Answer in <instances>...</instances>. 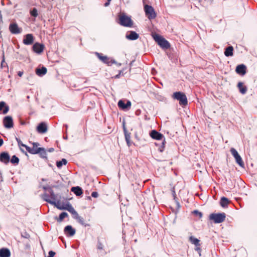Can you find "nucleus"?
I'll list each match as a JSON object with an SVG mask.
<instances>
[{
    "instance_id": "2eb2a0df",
    "label": "nucleus",
    "mask_w": 257,
    "mask_h": 257,
    "mask_svg": "<svg viewBox=\"0 0 257 257\" xmlns=\"http://www.w3.org/2000/svg\"><path fill=\"white\" fill-rule=\"evenodd\" d=\"M235 72L240 75L243 76L246 73V67L244 64L237 65L235 69Z\"/></svg>"
},
{
    "instance_id": "09e8293b",
    "label": "nucleus",
    "mask_w": 257,
    "mask_h": 257,
    "mask_svg": "<svg viewBox=\"0 0 257 257\" xmlns=\"http://www.w3.org/2000/svg\"><path fill=\"white\" fill-rule=\"evenodd\" d=\"M24 147L26 148V150H27V151L29 153H31V147H29V146H27V145H25V147Z\"/></svg>"
},
{
    "instance_id": "13d9d810",
    "label": "nucleus",
    "mask_w": 257,
    "mask_h": 257,
    "mask_svg": "<svg viewBox=\"0 0 257 257\" xmlns=\"http://www.w3.org/2000/svg\"><path fill=\"white\" fill-rule=\"evenodd\" d=\"M120 74V72L119 73V74H118L115 76V78H119Z\"/></svg>"
},
{
    "instance_id": "4c0bfd02",
    "label": "nucleus",
    "mask_w": 257,
    "mask_h": 257,
    "mask_svg": "<svg viewBox=\"0 0 257 257\" xmlns=\"http://www.w3.org/2000/svg\"><path fill=\"white\" fill-rule=\"evenodd\" d=\"M65 204H64V203L61 204L60 201L59 200H58L57 201H55V204H52V205H54L58 209H59V210H61V209L59 207H65Z\"/></svg>"
},
{
    "instance_id": "ddd939ff",
    "label": "nucleus",
    "mask_w": 257,
    "mask_h": 257,
    "mask_svg": "<svg viewBox=\"0 0 257 257\" xmlns=\"http://www.w3.org/2000/svg\"><path fill=\"white\" fill-rule=\"evenodd\" d=\"M33 50L37 54H41L45 48L44 45L39 43H35L33 46Z\"/></svg>"
},
{
    "instance_id": "5fc2aeb1",
    "label": "nucleus",
    "mask_w": 257,
    "mask_h": 257,
    "mask_svg": "<svg viewBox=\"0 0 257 257\" xmlns=\"http://www.w3.org/2000/svg\"><path fill=\"white\" fill-rule=\"evenodd\" d=\"M47 151L48 152L51 153L54 151V149L53 148H50L48 149Z\"/></svg>"
},
{
    "instance_id": "dca6fc26",
    "label": "nucleus",
    "mask_w": 257,
    "mask_h": 257,
    "mask_svg": "<svg viewBox=\"0 0 257 257\" xmlns=\"http://www.w3.org/2000/svg\"><path fill=\"white\" fill-rule=\"evenodd\" d=\"M64 232L67 236H72L75 234L76 230L71 225H68L65 227Z\"/></svg>"
},
{
    "instance_id": "9d476101",
    "label": "nucleus",
    "mask_w": 257,
    "mask_h": 257,
    "mask_svg": "<svg viewBox=\"0 0 257 257\" xmlns=\"http://www.w3.org/2000/svg\"><path fill=\"white\" fill-rule=\"evenodd\" d=\"M3 123L7 128H11L13 127L14 123L13 118L11 116H6L4 118Z\"/></svg>"
},
{
    "instance_id": "6e6552de",
    "label": "nucleus",
    "mask_w": 257,
    "mask_h": 257,
    "mask_svg": "<svg viewBox=\"0 0 257 257\" xmlns=\"http://www.w3.org/2000/svg\"><path fill=\"white\" fill-rule=\"evenodd\" d=\"M122 128H123V131L124 137H125V140L126 142L127 145L128 147H130L132 144V142H131V133H129L127 131L126 128L125 127L124 121H123L122 122Z\"/></svg>"
},
{
    "instance_id": "1a4fd4ad",
    "label": "nucleus",
    "mask_w": 257,
    "mask_h": 257,
    "mask_svg": "<svg viewBox=\"0 0 257 257\" xmlns=\"http://www.w3.org/2000/svg\"><path fill=\"white\" fill-rule=\"evenodd\" d=\"M131 102L130 100H127L126 102L125 103L123 100H120L118 102V106L119 108L123 110H128L130 109L131 106Z\"/></svg>"
},
{
    "instance_id": "412c9836",
    "label": "nucleus",
    "mask_w": 257,
    "mask_h": 257,
    "mask_svg": "<svg viewBox=\"0 0 257 257\" xmlns=\"http://www.w3.org/2000/svg\"><path fill=\"white\" fill-rule=\"evenodd\" d=\"M9 110V107L5 102H0V113L2 112L3 114H6Z\"/></svg>"
},
{
    "instance_id": "a211bd4d",
    "label": "nucleus",
    "mask_w": 257,
    "mask_h": 257,
    "mask_svg": "<svg viewBox=\"0 0 257 257\" xmlns=\"http://www.w3.org/2000/svg\"><path fill=\"white\" fill-rule=\"evenodd\" d=\"M125 37L130 40H136L138 39L139 35L136 32L131 31L127 32L126 34Z\"/></svg>"
},
{
    "instance_id": "b1692460",
    "label": "nucleus",
    "mask_w": 257,
    "mask_h": 257,
    "mask_svg": "<svg viewBox=\"0 0 257 257\" xmlns=\"http://www.w3.org/2000/svg\"><path fill=\"white\" fill-rule=\"evenodd\" d=\"M71 191L73 192L76 196H80L83 193L82 188L79 186L73 187L71 189Z\"/></svg>"
},
{
    "instance_id": "e433bc0d",
    "label": "nucleus",
    "mask_w": 257,
    "mask_h": 257,
    "mask_svg": "<svg viewBox=\"0 0 257 257\" xmlns=\"http://www.w3.org/2000/svg\"><path fill=\"white\" fill-rule=\"evenodd\" d=\"M50 195V198L52 200H56V195L55 194L52 188H49V192H48Z\"/></svg>"
},
{
    "instance_id": "c9c22d12",
    "label": "nucleus",
    "mask_w": 257,
    "mask_h": 257,
    "mask_svg": "<svg viewBox=\"0 0 257 257\" xmlns=\"http://www.w3.org/2000/svg\"><path fill=\"white\" fill-rule=\"evenodd\" d=\"M41 149H42V150L38 153V154H39L40 157H41L42 158L47 159V153H46V150L44 148H41Z\"/></svg>"
},
{
    "instance_id": "423d86ee",
    "label": "nucleus",
    "mask_w": 257,
    "mask_h": 257,
    "mask_svg": "<svg viewBox=\"0 0 257 257\" xmlns=\"http://www.w3.org/2000/svg\"><path fill=\"white\" fill-rule=\"evenodd\" d=\"M95 55L101 61L107 64L108 66H111L112 64H117L114 60L111 59L106 56H102L101 53L95 52Z\"/></svg>"
},
{
    "instance_id": "7c9ffc66",
    "label": "nucleus",
    "mask_w": 257,
    "mask_h": 257,
    "mask_svg": "<svg viewBox=\"0 0 257 257\" xmlns=\"http://www.w3.org/2000/svg\"><path fill=\"white\" fill-rule=\"evenodd\" d=\"M189 240L191 242V243L194 244L195 246L200 245V240L193 236L189 237Z\"/></svg>"
},
{
    "instance_id": "ea45409f",
    "label": "nucleus",
    "mask_w": 257,
    "mask_h": 257,
    "mask_svg": "<svg viewBox=\"0 0 257 257\" xmlns=\"http://www.w3.org/2000/svg\"><path fill=\"white\" fill-rule=\"evenodd\" d=\"M30 14L32 17H37L38 16V11L36 8H34L31 11Z\"/></svg>"
},
{
    "instance_id": "a18cd8bd",
    "label": "nucleus",
    "mask_w": 257,
    "mask_h": 257,
    "mask_svg": "<svg viewBox=\"0 0 257 257\" xmlns=\"http://www.w3.org/2000/svg\"><path fill=\"white\" fill-rule=\"evenodd\" d=\"M22 236L25 238H29L30 237V235L27 232H25L24 234H22Z\"/></svg>"
},
{
    "instance_id": "0eeeda50",
    "label": "nucleus",
    "mask_w": 257,
    "mask_h": 257,
    "mask_svg": "<svg viewBox=\"0 0 257 257\" xmlns=\"http://www.w3.org/2000/svg\"><path fill=\"white\" fill-rule=\"evenodd\" d=\"M230 153L234 157L236 163L241 167H244V164L240 156L238 153L237 151L233 148L230 149Z\"/></svg>"
},
{
    "instance_id": "aec40b11",
    "label": "nucleus",
    "mask_w": 257,
    "mask_h": 257,
    "mask_svg": "<svg viewBox=\"0 0 257 257\" xmlns=\"http://www.w3.org/2000/svg\"><path fill=\"white\" fill-rule=\"evenodd\" d=\"M61 210H66L70 212L71 214H74L76 213V211L72 207L71 204L68 202L65 204V207H59Z\"/></svg>"
},
{
    "instance_id": "72a5a7b5",
    "label": "nucleus",
    "mask_w": 257,
    "mask_h": 257,
    "mask_svg": "<svg viewBox=\"0 0 257 257\" xmlns=\"http://www.w3.org/2000/svg\"><path fill=\"white\" fill-rule=\"evenodd\" d=\"M68 216V214L67 213L65 212H63L61 213L59 215V218L57 219V221L59 222H61L62 221L63 219Z\"/></svg>"
},
{
    "instance_id": "f03ea898",
    "label": "nucleus",
    "mask_w": 257,
    "mask_h": 257,
    "mask_svg": "<svg viewBox=\"0 0 257 257\" xmlns=\"http://www.w3.org/2000/svg\"><path fill=\"white\" fill-rule=\"evenodd\" d=\"M155 41L163 49H168L170 47L169 42L161 36L156 34L153 36Z\"/></svg>"
},
{
    "instance_id": "c756f323",
    "label": "nucleus",
    "mask_w": 257,
    "mask_h": 257,
    "mask_svg": "<svg viewBox=\"0 0 257 257\" xmlns=\"http://www.w3.org/2000/svg\"><path fill=\"white\" fill-rule=\"evenodd\" d=\"M228 203L229 200L227 198L225 197H222L221 198L220 201V204L221 206H222L223 208L227 207Z\"/></svg>"
},
{
    "instance_id": "3c124183",
    "label": "nucleus",
    "mask_w": 257,
    "mask_h": 257,
    "mask_svg": "<svg viewBox=\"0 0 257 257\" xmlns=\"http://www.w3.org/2000/svg\"><path fill=\"white\" fill-rule=\"evenodd\" d=\"M111 1V0H107V2L104 4V6L105 7H108Z\"/></svg>"
},
{
    "instance_id": "c03bdc74",
    "label": "nucleus",
    "mask_w": 257,
    "mask_h": 257,
    "mask_svg": "<svg viewBox=\"0 0 257 257\" xmlns=\"http://www.w3.org/2000/svg\"><path fill=\"white\" fill-rule=\"evenodd\" d=\"M56 253L53 250H50L48 252V257H54V256L55 255Z\"/></svg>"
},
{
    "instance_id": "39448f33",
    "label": "nucleus",
    "mask_w": 257,
    "mask_h": 257,
    "mask_svg": "<svg viewBox=\"0 0 257 257\" xmlns=\"http://www.w3.org/2000/svg\"><path fill=\"white\" fill-rule=\"evenodd\" d=\"M144 11L147 17L150 20L154 19L157 16L154 9L151 6L146 5L144 6Z\"/></svg>"
},
{
    "instance_id": "393cba45",
    "label": "nucleus",
    "mask_w": 257,
    "mask_h": 257,
    "mask_svg": "<svg viewBox=\"0 0 257 257\" xmlns=\"http://www.w3.org/2000/svg\"><path fill=\"white\" fill-rule=\"evenodd\" d=\"M11 252L8 248H2L0 249V257H10Z\"/></svg>"
},
{
    "instance_id": "473e14b6",
    "label": "nucleus",
    "mask_w": 257,
    "mask_h": 257,
    "mask_svg": "<svg viewBox=\"0 0 257 257\" xmlns=\"http://www.w3.org/2000/svg\"><path fill=\"white\" fill-rule=\"evenodd\" d=\"M67 161L65 159H62L61 161H57L56 166L58 168H61L63 165H66Z\"/></svg>"
},
{
    "instance_id": "4d7b16f0",
    "label": "nucleus",
    "mask_w": 257,
    "mask_h": 257,
    "mask_svg": "<svg viewBox=\"0 0 257 257\" xmlns=\"http://www.w3.org/2000/svg\"><path fill=\"white\" fill-rule=\"evenodd\" d=\"M3 144H4L3 140L0 138V147H1Z\"/></svg>"
},
{
    "instance_id": "f8f14e48",
    "label": "nucleus",
    "mask_w": 257,
    "mask_h": 257,
    "mask_svg": "<svg viewBox=\"0 0 257 257\" xmlns=\"http://www.w3.org/2000/svg\"><path fill=\"white\" fill-rule=\"evenodd\" d=\"M10 161V156L7 152H3L0 153V162L5 164H8Z\"/></svg>"
},
{
    "instance_id": "5701e85b",
    "label": "nucleus",
    "mask_w": 257,
    "mask_h": 257,
    "mask_svg": "<svg viewBox=\"0 0 257 257\" xmlns=\"http://www.w3.org/2000/svg\"><path fill=\"white\" fill-rule=\"evenodd\" d=\"M47 72V69L45 67L43 66L41 68H37L36 69V74L42 77L46 74Z\"/></svg>"
},
{
    "instance_id": "37998d69",
    "label": "nucleus",
    "mask_w": 257,
    "mask_h": 257,
    "mask_svg": "<svg viewBox=\"0 0 257 257\" xmlns=\"http://www.w3.org/2000/svg\"><path fill=\"white\" fill-rule=\"evenodd\" d=\"M16 140L18 143V144L19 147L22 146L25 147V145L23 144L22 142L21 141V140L19 138H16Z\"/></svg>"
},
{
    "instance_id": "f3484780",
    "label": "nucleus",
    "mask_w": 257,
    "mask_h": 257,
    "mask_svg": "<svg viewBox=\"0 0 257 257\" xmlns=\"http://www.w3.org/2000/svg\"><path fill=\"white\" fill-rule=\"evenodd\" d=\"M34 37L32 34H28L24 36L23 43L27 45H30L34 42Z\"/></svg>"
},
{
    "instance_id": "c85d7f7f",
    "label": "nucleus",
    "mask_w": 257,
    "mask_h": 257,
    "mask_svg": "<svg viewBox=\"0 0 257 257\" xmlns=\"http://www.w3.org/2000/svg\"><path fill=\"white\" fill-rule=\"evenodd\" d=\"M105 241V238H97V249L98 250H103L104 245L103 244V242Z\"/></svg>"
},
{
    "instance_id": "79ce46f5",
    "label": "nucleus",
    "mask_w": 257,
    "mask_h": 257,
    "mask_svg": "<svg viewBox=\"0 0 257 257\" xmlns=\"http://www.w3.org/2000/svg\"><path fill=\"white\" fill-rule=\"evenodd\" d=\"M194 249H195V251H196L198 253L199 256L201 255V253L202 249H201V248L200 247V245L195 246V247Z\"/></svg>"
},
{
    "instance_id": "20e7f679",
    "label": "nucleus",
    "mask_w": 257,
    "mask_h": 257,
    "mask_svg": "<svg viewBox=\"0 0 257 257\" xmlns=\"http://www.w3.org/2000/svg\"><path fill=\"white\" fill-rule=\"evenodd\" d=\"M226 218L225 213H211L210 214L209 218L210 220H213L214 223H220L223 222Z\"/></svg>"
},
{
    "instance_id": "a878e982",
    "label": "nucleus",
    "mask_w": 257,
    "mask_h": 257,
    "mask_svg": "<svg viewBox=\"0 0 257 257\" xmlns=\"http://www.w3.org/2000/svg\"><path fill=\"white\" fill-rule=\"evenodd\" d=\"M42 198L46 202L52 204H55V201L52 200L50 198V195L49 193L45 192L43 195H42Z\"/></svg>"
},
{
    "instance_id": "4be33fe9",
    "label": "nucleus",
    "mask_w": 257,
    "mask_h": 257,
    "mask_svg": "<svg viewBox=\"0 0 257 257\" xmlns=\"http://www.w3.org/2000/svg\"><path fill=\"white\" fill-rule=\"evenodd\" d=\"M33 148H31V154H38L39 152L42 150L41 148H38V146H39V144L38 143H33Z\"/></svg>"
},
{
    "instance_id": "864d4df0",
    "label": "nucleus",
    "mask_w": 257,
    "mask_h": 257,
    "mask_svg": "<svg viewBox=\"0 0 257 257\" xmlns=\"http://www.w3.org/2000/svg\"><path fill=\"white\" fill-rule=\"evenodd\" d=\"M172 195L174 197V199H176V193H175V191L174 190H172Z\"/></svg>"
},
{
    "instance_id": "bf43d9fd",
    "label": "nucleus",
    "mask_w": 257,
    "mask_h": 257,
    "mask_svg": "<svg viewBox=\"0 0 257 257\" xmlns=\"http://www.w3.org/2000/svg\"><path fill=\"white\" fill-rule=\"evenodd\" d=\"M21 151H22V152H24V150H22V149H21Z\"/></svg>"
},
{
    "instance_id": "9b49d317",
    "label": "nucleus",
    "mask_w": 257,
    "mask_h": 257,
    "mask_svg": "<svg viewBox=\"0 0 257 257\" xmlns=\"http://www.w3.org/2000/svg\"><path fill=\"white\" fill-rule=\"evenodd\" d=\"M150 136L152 139L157 140H162L163 139H165L163 135L155 130H152L150 132Z\"/></svg>"
},
{
    "instance_id": "49530a36",
    "label": "nucleus",
    "mask_w": 257,
    "mask_h": 257,
    "mask_svg": "<svg viewBox=\"0 0 257 257\" xmlns=\"http://www.w3.org/2000/svg\"><path fill=\"white\" fill-rule=\"evenodd\" d=\"M4 63H5V56H4V53H3V60L1 62V67L2 68L4 67Z\"/></svg>"
},
{
    "instance_id": "58836bf2",
    "label": "nucleus",
    "mask_w": 257,
    "mask_h": 257,
    "mask_svg": "<svg viewBox=\"0 0 257 257\" xmlns=\"http://www.w3.org/2000/svg\"><path fill=\"white\" fill-rule=\"evenodd\" d=\"M77 219L78 221L79 222V223H80L82 225H84V226H88V224H86L85 223L84 219L82 217H81V216L78 217V218H77Z\"/></svg>"
},
{
    "instance_id": "f257e3e1",
    "label": "nucleus",
    "mask_w": 257,
    "mask_h": 257,
    "mask_svg": "<svg viewBox=\"0 0 257 257\" xmlns=\"http://www.w3.org/2000/svg\"><path fill=\"white\" fill-rule=\"evenodd\" d=\"M172 98L179 101L181 106H186L188 104L187 98L185 94L181 91L174 92L172 95Z\"/></svg>"
},
{
    "instance_id": "603ef678",
    "label": "nucleus",
    "mask_w": 257,
    "mask_h": 257,
    "mask_svg": "<svg viewBox=\"0 0 257 257\" xmlns=\"http://www.w3.org/2000/svg\"><path fill=\"white\" fill-rule=\"evenodd\" d=\"M73 215V217L75 219L78 218V217H80L78 214V213L76 211L75 213L72 214Z\"/></svg>"
},
{
    "instance_id": "8fccbe9b",
    "label": "nucleus",
    "mask_w": 257,
    "mask_h": 257,
    "mask_svg": "<svg viewBox=\"0 0 257 257\" xmlns=\"http://www.w3.org/2000/svg\"><path fill=\"white\" fill-rule=\"evenodd\" d=\"M49 188H52L51 187L48 186H43V189L45 190V191H47L48 192H49Z\"/></svg>"
},
{
    "instance_id": "6e6d98bb",
    "label": "nucleus",
    "mask_w": 257,
    "mask_h": 257,
    "mask_svg": "<svg viewBox=\"0 0 257 257\" xmlns=\"http://www.w3.org/2000/svg\"><path fill=\"white\" fill-rule=\"evenodd\" d=\"M23 74V71H19L18 73V75L20 77H21L22 76Z\"/></svg>"
},
{
    "instance_id": "7ed1b4c3",
    "label": "nucleus",
    "mask_w": 257,
    "mask_h": 257,
    "mask_svg": "<svg viewBox=\"0 0 257 257\" xmlns=\"http://www.w3.org/2000/svg\"><path fill=\"white\" fill-rule=\"evenodd\" d=\"M118 23L121 26L126 27H131L133 25L131 18L123 13L119 16Z\"/></svg>"
},
{
    "instance_id": "cd10ccee",
    "label": "nucleus",
    "mask_w": 257,
    "mask_h": 257,
    "mask_svg": "<svg viewBox=\"0 0 257 257\" xmlns=\"http://www.w3.org/2000/svg\"><path fill=\"white\" fill-rule=\"evenodd\" d=\"M237 87L239 89L240 93L242 94L246 93L247 91V87L243 85V83L241 82H239L237 84Z\"/></svg>"
},
{
    "instance_id": "bb28decb",
    "label": "nucleus",
    "mask_w": 257,
    "mask_h": 257,
    "mask_svg": "<svg viewBox=\"0 0 257 257\" xmlns=\"http://www.w3.org/2000/svg\"><path fill=\"white\" fill-rule=\"evenodd\" d=\"M233 48L232 46H230L226 47L225 49L224 54L225 56L226 57L232 56L233 55Z\"/></svg>"
},
{
    "instance_id": "f704fd0d",
    "label": "nucleus",
    "mask_w": 257,
    "mask_h": 257,
    "mask_svg": "<svg viewBox=\"0 0 257 257\" xmlns=\"http://www.w3.org/2000/svg\"><path fill=\"white\" fill-rule=\"evenodd\" d=\"M19 159L18 157H17L16 155H13L12 157V158L10 159V162L11 163L14 165H18L19 163Z\"/></svg>"
},
{
    "instance_id": "6ab92c4d",
    "label": "nucleus",
    "mask_w": 257,
    "mask_h": 257,
    "mask_svg": "<svg viewBox=\"0 0 257 257\" xmlns=\"http://www.w3.org/2000/svg\"><path fill=\"white\" fill-rule=\"evenodd\" d=\"M37 131L40 134L45 133L47 131V126L46 124L44 122L40 123L37 127Z\"/></svg>"
},
{
    "instance_id": "de8ad7c7",
    "label": "nucleus",
    "mask_w": 257,
    "mask_h": 257,
    "mask_svg": "<svg viewBox=\"0 0 257 257\" xmlns=\"http://www.w3.org/2000/svg\"><path fill=\"white\" fill-rule=\"evenodd\" d=\"M91 196L94 198H96L98 196V194L97 192H92L91 193Z\"/></svg>"
},
{
    "instance_id": "4468645a",
    "label": "nucleus",
    "mask_w": 257,
    "mask_h": 257,
    "mask_svg": "<svg viewBox=\"0 0 257 257\" xmlns=\"http://www.w3.org/2000/svg\"><path fill=\"white\" fill-rule=\"evenodd\" d=\"M9 30L13 34H18L21 33L22 29L19 28L16 23H12L10 25Z\"/></svg>"
},
{
    "instance_id": "a19ab883",
    "label": "nucleus",
    "mask_w": 257,
    "mask_h": 257,
    "mask_svg": "<svg viewBox=\"0 0 257 257\" xmlns=\"http://www.w3.org/2000/svg\"><path fill=\"white\" fill-rule=\"evenodd\" d=\"M192 213L193 214H194L195 215H196V216H198L199 218H201L202 217V216H203L202 213L201 212H200V211H199L198 210H194L192 212Z\"/></svg>"
},
{
    "instance_id": "2f4dec72",
    "label": "nucleus",
    "mask_w": 257,
    "mask_h": 257,
    "mask_svg": "<svg viewBox=\"0 0 257 257\" xmlns=\"http://www.w3.org/2000/svg\"><path fill=\"white\" fill-rule=\"evenodd\" d=\"M166 141L165 139H163L161 145H159L158 143H156L155 144L156 146H158V150L160 152L162 153L164 151V149L165 147Z\"/></svg>"
}]
</instances>
